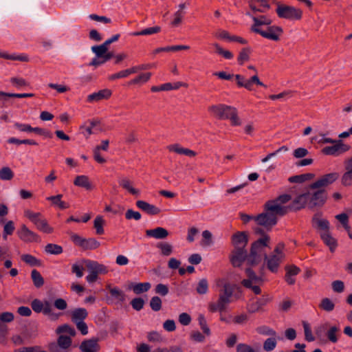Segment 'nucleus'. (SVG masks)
<instances>
[{
	"label": "nucleus",
	"instance_id": "obj_55",
	"mask_svg": "<svg viewBox=\"0 0 352 352\" xmlns=\"http://www.w3.org/2000/svg\"><path fill=\"white\" fill-rule=\"evenodd\" d=\"M196 290L199 294H205L208 290V283L206 278L201 279L197 286Z\"/></svg>",
	"mask_w": 352,
	"mask_h": 352
},
{
	"label": "nucleus",
	"instance_id": "obj_18",
	"mask_svg": "<svg viewBox=\"0 0 352 352\" xmlns=\"http://www.w3.org/2000/svg\"><path fill=\"white\" fill-rule=\"evenodd\" d=\"M166 149L170 153L186 155L190 157H194L197 155V153L195 151L188 148H184L181 144L177 143L169 144L167 146Z\"/></svg>",
	"mask_w": 352,
	"mask_h": 352
},
{
	"label": "nucleus",
	"instance_id": "obj_21",
	"mask_svg": "<svg viewBox=\"0 0 352 352\" xmlns=\"http://www.w3.org/2000/svg\"><path fill=\"white\" fill-rule=\"evenodd\" d=\"M345 172L341 178L342 184L344 186L352 185V158H349L344 162Z\"/></svg>",
	"mask_w": 352,
	"mask_h": 352
},
{
	"label": "nucleus",
	"instance_id": "obj_58",
	"mask_svg": "<svg viewBox=\"0 0 352 352\" xmlns=\"http://www.w3.org/2000/svg\"><path fill=\"white\" fill-rule=\"evenodd\" d=\"M336 219L340 222L344 229L348 232L350 231V226H349V217L345 213L337 214Z\"/></svg>",
	"mask_w": 352,
	"mask_h": 352
},
{
	"label": "nucleus",
	"instance_id": "obj_19",
	"mask_svg": "<svg viewBox=\"0 0 352 352\" xmlns=\"http://www.w3.org/2000/svg\"><path fill=\"white\" fill-rule=\"evenodd\" d=\"M248 5L252 10L261 13L267 12L271 8L269 0H250Z\"/></svg>",
	"mask_w": 352,
	"mask_h": 352
},
{
	"label": "nucleus",
	"instance_id": "obj_57",
	"mask_svg": "<svg viewBox=\"0 0 352 352\" xmlns=\"http://www.w3.org/2000/svg\"><path fill=\"white\" fill-rule=\"evenodd\" d=\"M72 344V340L69 337L65 336H60L58 339V346L63 349H68Z\"/></svg>",
	"mask_w": 352,
	"mask_h": 352
},
{
	"label": "nucleus",
	"instance_id": "obj_23",
	"mask_svg": "<svg viewBox=\"0 0 352 352\" xmlns=\"http://www.w3.org/2000/svg\"><path fill=\"white\" fill-rule=\"evenodd\" d=\"M248 241V235L245 232H237L232 236V243L234 248L245 249Z\"/></svg>",
	"mask_w": 352,
	"mask_h": 352
},
{
	"label": "nucleus",
	"instance_id": "obj_24",
	"mask_svg": "<svg viewBox=\"0 0 352 352\" xmlns=\"http://www.w3.org/2000/svg\"><path fill=\"white\" fill-rule=\"evenodd\" d=\"M313 226L319 231V234L329 232V222L322 219L318 214H316L312 219Z\"/></svg>",
	"mask_w": 352,
	"mask_h": 352
},
{
	"label": "nucleus",
	"instance_id": "obj_7",
	"mask_svg": "<svg viewBox=\"0 0 352 352\" xmlns=\"http://www.w3.org/2000/svg\"><path fill=\"white\" fill-rule=\"evenodd\" d=\"M276 12L279 18L288 20L299 21L302 17V11L300 8L285 4H278Z\"/></svg>",
	"mask_w": 352,
	"mask_h": 352
},
{
	"label": "nucleus",
	"instance_id": "obj_34",
	"mask_svg": "<svg viewBox=\"0 0 352 352\" xmlns=\"http://www.w3.org/2000/svg\"><path fill=\"white\" fill-rule=\"evenodd\" d=\"M119 185L124 189L126 190L130 194L133 195H138L140 194L139 190L135 188L132 186L131 181L126 178H122L119 180Z\"/></svg>",
	"mask_w": 352,
	"mask_h": 352
},
{
	"label": "nucleus",
	"instance_id": "obj_48",
	"mask_svg": "<svg viewBox=\"0 0 352 352\" xmlns=\"http://www.w3.org/2000/svg\"><path fill=\"white\" fill-rule=\"evenodd\" d=\"M100 243L94 238L85 239L82 249L84 250H96L99 248Z\"/></svg>",
	"mask_w": 352,
	"mask_h": 352
},
{
	"label": "nucleus",
	"instance_id": "obj_35",
	"mask_svg": "<svg viewBox=\"0 0 352 352\" xmlns=\"http://www.w3.org/2000/svg\"><path fill=\"white\" fill-rule=\"evenodd\" d=\"M161 32V28L160 26H153L145 28L139 32H133L131 33V36H146L157 34Z\"/></svg>",
	"mask_w": 352,
	"mask_h": 352
},
{
	"label": "nucleus",
	"instance_id": "obj_1",
	"mask_svg": "<svg viewBox=\"0 0 352 352\" xmlns=\"http://www.w3.org/2000/svg\"><path fill=\"white\" fill-rule=\"evenodd\" d=\"M270 242V238L265 234L252 245L250 255L243 248H234L230 255V260L234 267H240L243 263L249 266H253L258 263L261 260V255L265 247Z\"/></svg>",
	"mask_w": 352,
	"mask_h": 352
},
{
	"label": "nucleus",
	"instance_id": "obj_9",
	"mask_svg": "<svg viewBox=\"0 0 352 352\" xmlns=\"http://www.w3.org/2000/svg\"><path fill=\"white\" fill-rule=\"evenodd\" d=\"M234 77L239 87H243L248 91L254 90V85L266 87V85L260 80L258 76L256 74H254L249 79H246L241 74L234 75Z\"/></svg>",
	"mask_w": 352,
	"mask_h": 352
},
{
	"label": "nucleus",
	"instance_id": "obj_14",
	"mask_svg": "<svg viewBox=\"0 0 352 352\" xmlns=\"http://www.w3.org/2000/svg\"><path fill=\"white\" fill-rule=\"evenodd\" d=\"M339 177L338 173L326 174L310 185V188L316 189L327 186L334 182Z\"/></svg>",
	"mask_w": 352,
	"mask_h": 352
},
{
	"label": "nucleus",
	"instance_id": "obj_63",
	"mask_svg": "<svg viewBox=\"0 0 352 352\" xmlns=\"http://www.w3.org/2000/svg\"><path fill=\"white\" fill-rule=\"evenodd\" d=\"M10 82L12 83V85L16 87V88H20V87H25L27 86L28 84L27 82V81L23 78H21V77H13V78H10Z\"/></svg>",
	"mask_w": 352,
	"mask_h": 352
},
{
	"label": "nucleus",
	"instance_id": "obj_49",
	"mask_svg": "<svg viewBox=\"0 0 352 352\" xmlns=\"http://www.w3.org/2000/svg\"><path fill=\"white\" fill-rule=\"evenodd\" d=\"M108 47L107 45H105V43L104 42L100 45H95L91 47V50L96 56L98 58H102L104 54L108 51Z\"/></svg>",
	"mask_w": 352,
	"mask_h": 352
},
{
	"label": "nucleus",
	"instance_id": "obj_40",
	"mask_svg": "<svg viewBox=\"0 0 352 352\" xmlns=\"http://www.w3.org/2000/svg\"><path fill=\"white\" fill-rule=\"evenodd\" d=\"M105 224V221L103 217L100 215H98L94 221V228L96 229V233L98 235H102L104 234V226Z\"/></svg>",
	"mask_w": 352,
	"mask_h": 352
},
{
	"label": "nucleus",
	"instance_id": "obj_44",
	"mask_svg": "<svg viewBox=\"0 0 352 352\" xmlns=\"http://www.w3.org/2000/svg\"><path fill=\"white\" fill-rule=\"evenodd\" d=\"M212 46L215 49V52L217 54L221 56L222 57H223L224 58H226L227 60H231L233 58V57H234L233 54L231 52H230L229 50H224L223 47H221L220 46L219 44L214 43V44H212Z\"/></svg>",
	"mask_w": 352,
	"mask_h": 352
},
{
	"label": "nucleus",
	"instance_id": "obj_33",
	"mask_svg": "<svg viewBox=\"0 0 352 352\" xmlns=\"http://www.w3.org/2000/svg\"><path fill=\"white\" fill-rule=\"evenodd\" d=\"M88 313L85 308H78L73 310L71 313L72 320L73 322L78 323L83 321L87 317Z\"/></svg>",
	"mask_w": 352,
	"mask_h": 352
},
{
	"label": "nucleus",
	"instance_id": "obj_47",
	"mask_svg": "<svg viewBox=\"0 0 352 352\" xmlns=\"http://www.w3.org/2000/svg\"><path fill=\"white\" fill-rule=\"evenodd\" d=\"M157 248L160 250L161 254L163 256H170L173 252L172 245L166 242L158 243Z\"/></svg>",
	"mask_w": 352,
	"mask_h": 352
},
{
	"label": "nucleus",
	"instance_id": "obj_27",
	"mask_svg": "<svg viewBox=\"0 0 352 352\" xmlns=\"http://www.w3.org/2000/svg\"><path fill=\"white\" fill-rule=\"evenodd\" d=\"M145 233L147 236L156 239H164L168 236V230L162 227H157L155 229L146 230Z\"/></svg>",
	"mask_w": 352,
	"mask_h": 352
},
{
	"label": "nucleus",
	"instance_id": "obj_53",
	"mask_svg": "<svg viewBox=\"0 0 352 352\" xmlns=\"http://www.w3.org/2000/svg\"><path fill=\"white\" fill-rule=\"evenodd\" d=\"M320 308L326 311H331L335 307L333 302L328 298H323L319 305Z\"/></svg>",
	"mask_w": 352,
	"mask_h": 352
},
{
	"label": "nucleus",
	"instance_id": "obj_8",
	"mask_svg": "<svg viewBox=\"0 0 352 352\" xmlns=\"http://www.w3.org/2000/svg\"><path fill=\"white\" fill-rule=\"evenodd\" d=\"M248 278L242 280L241 284L246 288H250L256 295L261 293L260 285L263 283L261 277L258 276L250 268L245 270Z\"/></svg>",
	"mask_w": 352,
	"mask_h": 352
},
{
	"label": "nucleus",
	"instance_id": "obj_59",
	"mask_svg": "<svg viewBox=\"0 0 352 352\" xmlns=\"http://www.w3.org/2000/svg\"><path fill=\"white\" fill-rule=\"evenodd\" d=\"M15 230L12 221H8L3 227V238L6 239L8 235H12Z\"/></svg>",
	"mask_w": 352,
	"mask_h": 352
},
{
	"label": "nucleus",
	"instance_id": "obj_22",
	"mask_svg": "<svg viewBox=\"0 0 352 352\" xmlns=\"http://www.w3.org/2000/svg\"><path fill=\"white\" fill-rule=\"evenodd\" d=\"M74 184L76 186L83 188L86 190H92L95 188L89 177L85 175H77L74 180Z\"/></svg>",
	"mask_w": 352,
	"mask_h": 352
},
{
	"label": "nucleus",
	"instance_id": "obj_6",
	"mask_svg": "<svg viewBox=\"0 0 352 352\" xmlns=\"http://www.w3.org/2000/svg\"><path fill=\"white\" fill-rule=\"evenodd\" d=\"M285 244L279 243L275 247L274 251L268 256H265L267 269L272 273H276L280 264L285 257Z\"/></svg>",
	"mask_w": 352,
	"mask_h": 352
},
{
	"label": "nucleus",
	"instance_id": "obj_60",
	"mask_svg": "<svg viewBox=\"0 0 352 352\" xmlns=\"http://www.w3.org/2000/svg\"><path fill=\"white\" fill-rule=\"evenodd\" d=\"M201 245L204 246H209L212 243V235L208 230H204L202 232Z\"/></svg>",
	"mask_w": 352,
	"mask_h": 352
},
{
	"label": "nucleus",
	"instance_id": "obj_29",
	"mask_svg": "<svg viewBox=\"0 0 352 352\" xmlns=\"http://www.w3.org/2000/svg\"><path fill=\"white\" fill-rule=\"evenodd\" d=\"M24 217L27 218L35 226L43 219L44 217L41 212H34L30 209H25L23 212Z\"/></svg>",
	"mask_w": 352,
	"mask_h": 352
},
{
	"label": "nucleus",
	"instance_id": "obj_37",
	"mask_svg": "<svg viewBox=\"0 0 352 352\" xmlns=\"http://www.w3.org/2000/svg\"><path fill=\"white\" fill-rule=\"evenodd\" d=\"M151 287V285L149 283H140L132 284L129 288L131 289L135 294H140L148 291Z\"/></svg>",
	"mask_w": 352,
	"mask_h": 352
},
{
	"label": "nucleus",
	"instance_id": "obj_56",
	"mask_svg": "<svg viewBox=\"0 0 352 352\" xmlns=\"http://www.w3.org/2000/svg\"><path fill=\"white\" fill-rule=\"evenodd\" d=\"M56 333L58 334L66 333L70 335L71 336H74L76 335L75 329L68 324H63L58 327L56 329Z\"/></svg>",
	"mask_w": 352,
	"mask_h": 352
},
{
	"label": "nucleus",
	"instance_id": "obj_41",
	"mask_svg": "<svg viewBox=\"0 0 352 352\" xmlns=\"http://www.w3.org/2000/svg\"><path fill=\"white\" fill-rule=\"evenodd\" d=\"M36 228L45 234H52L54 232V228L48 223L45 217L36 226Z\"/></svg>",
	"mask_w": 352,
	"mask_h": 352
},
{
	"label": "nucleus",
	"instance_id": "obj_17",
	"mask_svg": "<svg viewBox=\"0 0 352 352\" xmlns=\"http://www.w3.org/2000/svg\"><path fill=\"white\" fill-rule=\"evenodd\" d=\"M309 192L298 195L290 204L291 210H298L305 208L306 206H309Z\"/></svg>",
	"mask_w": 352,
	"mask_h": 352
},
{
	"label": "nucleus",
	"instance_id": "obj_5",
	"mask_svg": "<svg viewBox=\"0 0 352 352\" xmlns=\"http://www.w3.org/2000/svg\"><path fill=\"white\" fill-rule=\"evenodd\" d=\"M290 200L291 196L289 195H280L276 199L265 204V210L270 211L276 217L277 216H283L291 210L290 204L286 205Z\"/></svg>",
	"mask_w": 352,
	"mask_h": 352
},
{
	"label": "nucleus",
	"instance_id": "obj_38",
	"mask_svg": "<svg viewBox=\"0 0 352 352\" xmlns=\"http://www.w3.org/2000/svg\"><path fill=\"white\" fill-rule=\"evenodd\" d=\"M62 195H58L56 196H51L47 197V199L51 201L52 204L57 206L60 209H67L69 207L68 203L62 201Z\"/></svg>",
	"mask_w": 352,
	"mask_h": 352
},
{
	"label": "nucleus",
	"instance_id": "obj_2",
	"mask_svg": "<svg viewBox=\"0 0 352 352\" xmlns=\"http://www.w3.org/2000/svg\"><path fill=\"white\" fill-rule=\"evenodd\" d=\"M253 23L250 30L262 37L273 41H278L283 33V28L278 25H272V20L266 15L252 16Z\"/></svg>",
	"mask_w": 352,
	"mask_h": 352
},
{
	"label": "nucleus",
	"instance_id": "obj_62",
	"mask_svg": "<svg viewBox=\"0 0 352 352\" xmlns=\"http://www.w3.org/2000/svg\"><path fill=\"white\" fill-rule=\"evenodd\" d=\"M80 133L83 135V136L88 139L90 135L93 133V129L87 122L84 123L79 127Z\"/></svg>",
	"mask_w": 352,
	"mask_h": 352
},
{
	"label": "nucleus",
	"instance_id": "obj_3",
	"mask_svg": "<svg viewBox=\"0 0 352 352\" xmlns=\"http://www.w3.org/2000/svg\"><path fill=\"white\" fill-rule=\"evenodd\" d=\"M208 112L217 119L229 120L233 126H241L242 124L237 109L232 106L224 104L212 105L208 107Z\"/></svg>",
	"mask_w": 352,
	"mask_h": 352
},
{
	"label": "nucleus",
	"instance_id": "obj_36",
	"mask_svg": "<svg viewBox=\"0 0 352 352\" xmlns=\"http://www.w3.org/2000/svg\"><path fill=\"white\" fill-rule=\"evenodd\" d=\"M252 53V50L250 47H244L243 48L237 57V63L240 65H243L245 63H247L250 60V54Z\"/></svg>",
	"mask_w": 352,
	"mask_h": 352
},
{
	"label": "nucleus",
	"instance_id": "obj_20",
	"mask_svg": "<svg viewBox=\"0 0 352 352\" xmlns=\"http://www.w3.org/2000/svg\"><path fill=\"white\" fill-rule=\"evenodd\" d=\"M326 199L327 195L324 190H319L314 193L310 192L309 207L321 206L324 204Z\"/></svg>",
	"mask_w": 352,
	"mask_h": 352
},
{
	"label": "nucleus",
	"instance_id": "obj_30",
	"mask_svg": "<svg viewBox=\"0 0 352 352\" xmlns=\"http://www.w3.org/2000/svg\"><path fill=\"white\" fill-rule=\"evenodd\" d=\"M82 352H96L99 346L96 340H88L82 342L80 346Z\"/></svg>",
	"mask_w": 352,
	"mask_h": 352
},
{
	"label": "nucleus",
	"instance_id": "obj_42",
	"mask_svg": "<svg viewBox=\"0 0 352 352\" xmlns=\"http://www.w3.org/2000/svg\"><path fill=\"white\" fill-rule=\"evenodd\" d=\"M151 77V73H150V72L142 73V74L138 75V76H136L135 78H134L133 79H132L131 80H130L129 84V85H142V84H144V83H146V82H148L150 80Z\"/></svg>",
	"mask_w": 352,
	"mask_h": 352
},
{
	"label": "nucleus",
	"instance_id": "obj_52",
	"mask_svg": "<svg viewBox=\"0 0 352 352\" xmlns=\"http://www.w3.org/2000/svg\"><path fill=\"white\" fill-rule=\"evenodd\" d=\"M14 175V172L9 167H3L0 169V179L1 180H11Z\"/></svg>",
	"mask_w": 352,
	"mask_h": 352
},
{
	"label": "nucleus",
	"instance_id": "obj_46",
	"mask_svg": "<svg viewBox=\"0 0 352 352\" xmlns=\"http://www.w3.org/2000/svg\"><path fill=\"white\" fill-rule=\"evenodd\" d=\"M31 277L35 287L39 288L43 285L44 280L38 271L33 270L31 273Z\"/></svg>",
	"mask_w": 352,
	"mask_h": 352
},
{
	"label": "nucleus",
	"instance_id": "obj_10",
	"mask_svg": "<svg viewBox=\"0 0 352 352\" xmlns=\"http://www.w3.org/2000/svg\"><path fill=\"white\" fill-rule=\"evenodd\" d=\"M272 298L268 294H264L259 298H252L248 303L246 309L249 314H255L263 311V308L270 301Z\"/></svg>",
	"mask_w": 352,
	"mask_h": 352
},
{
	"label": "nucleus",
	"instance_id": "obj_16",
	"mask_svg": "<svg viewBox=\"0 0 352 352\" xmlns=\"http://www.w3.org/2000/svg\"><path fill=\"white\" fill-rule=\"evenodd\" d=\"M83 263L85 265L89 272H92L96 274H106L108 273V267L98 261L89 259L83 260Z\"/></svg>",
	"mask_w": 352,
	"mask_h": 352
},
{
	"label": "nucleus",
	"instance_id": "obj_31",
	"mask_svg": "<svg viewBox=\"0 0 352 352\" xmlns=\"http://www.w3.org/2000/svg\"><path fill=\"white\" fill-rule=\"evenodd\" d=\"M340 336V329L337 326L330 327L326 332V336L329 341L334 344L338 341Z\"/></svg>",
	"mask_w": 352,
	"mask_h": 352
},
{
	"label": "nucleus",
	"instance_id": "obj_26",
	"mask_svg": "<svg viewBox=\"0 0 352 352\" xmlns=\"http://www.w3.org/2000/svg\"><path fill=\"white\" fill-rule=\"evenodd\" d=\"M0 57L6 60L20 61V62H28L29 57L26 54H9L5 51H0Z\"/></svg>",
	"mask_w": 352,
	"mask_h": 352
},
{
	"label": "nucleus",
	"instance_id": "obj_39",
	"mask_svg": "<svg viewBox=\"0 0 352 352\" xmlns=\"http://www.w3.org/2000/svg\"><path fill=\"white\" fill-rule=\"evenodd\" d=\"M257 333L261 336L276 337L277 333L275 330L267 325H261L256 328Z\"/></svg>",
	"mask_w": 352,
	"mask_h": 352
},
{
	"label": "nucleus",
	"instance_id": "obj_4",
	"mask_svg": "<svg viewBox=\"0 0 352 352\" xmlns=\"http://www.w3.org/2000/svg\"><path fill=\"white\" fill-rule=\"evenodd\" d=\"M217 286H223L220 291L219 298L216 302H210L208 305L210 312H223L226 310L227 305L231 302V298L233 294V287L223 280H219L217 282Z\"/></svg>",
	"mask_w": 352,
	"mask_h": 352
},
{
	"label": "nucleus",
	"instance_id": "obj_64",
	"mask_svg": "<svg viewBox=\"0 0 352 352\" xmlns=\"http://www.w3.org/2000/svg\"><path fill=\"white\" fill-rule=\"evenodd\" d=\"M236 352H256L250 345L245 343H239L236 347Z\"/></svg>",
	"mask_w": 352,
	"mask_h": 352
},
{
	"label": "nucleus",
	"instance_id": "obj_25",
	"mask_svg": "<svg viewBox=\"0 0 352 352\" xmlns=\"http://www.w3.org/2000/svg\"><path fill=\"white\" fill-rule=\"evenodd\" d=\"M136 206L138 208L150 215H156L160 214L161 212V210L158 207L145 201H137Z\"/></svg>",
	"mask_w": 352,
	"mask_h": 352
},
{
	"label": "nucleus",
	"instance_id": "obj_32",
	"mask_svg": "<svg viewBox=\"0 0 352 352\" xmlns=\"http://www.w3.org/2000/svg\"><path fill=\"white\" fill-rule=\"evenodd\" d=\"M189 49H190V46L185 45L166 46V47H164L156 48L153 51V54H157L160 52H177V51H180V50H188Z\"/></svg>",
	"mask_w": 352,
	"mask_h": 352
},
{
	"label": "nucleus",
	"instance_id": "obj_11",
	"mask_svg": "<svg viewBox=\"0 0 352 352\" xmlns=\"http://www.w3.org/2000/svg\"><path fill=\"white\" fill-rule=\"evenodd\" d=\"M332 144L324 147L322 149V153L327 155L338 156L350 149V146L344 144L342 140H336Z\"/></svg>",
	"mask_w": 352,
	"mask_h": 352
},
{
	"label": "nucleus",
	"instance_id": "obj_50",
	"mask_svg": "<svg viewBox=\"0 0 352 352\" xmlns=\"http://www.w3.org/2000/svg\"><path fill=\"white\" fill-rule=\"evenodd\" d=\"M21 260L30 266H39L41 265L40 261L31 254H23Z\"/></svg>",
	"mask_w": 352,
	"mask_h": 352
},
{
	"label": "nucleus",
	"instance_id": "obj_43",
	"mask_svg": "<svg viewBox=\"0 0 352 352\" xmlns=\"http://www.w3.org/2000/svg\"><path fill=\"white\" fill-rule=\"evenodd\" d=\"M34 96V94L32 93H24V94H11L6 93L0 91V100H4L6 98H32Z\"/></svg>",
	"mask_w": 352,
	"mask_h": 352
},
{
	"label": "nucleus",
	"instance_id": "obj_12",
	"mask_svg": "<svg viewBox=\"0 0 352 352\" xmlns=\"http://www.w3.org/2000/svg\"><path fill=\"white\" fill-rule=\"evenodd\" d=\"M19 238L25 243H39L41 238L38 234L23 224L17 231Z\"/></svg>",
	"mask_w": 352,
	"mask_h": 352
},
{
	"label": "nucleus",
	"instance_id": "obj_51",
	"mask_svg": "<svg viewBox=\"0 0 352 352\" xmlns=\"http://www.w3.org/2000/svg\"><path fill=\"white\" fill-rule=\"evenodd\" d=\"M277 344L276 337H270L265 340L263 342V349L265 351H273Z\"/></svg>",
	"mask_w": 352,
	"mask_h": 352
},
{
	"label": "nucleus",
	"instance_id": "obj_28",
	"mask_svg": "<svg viewBox=\"0 0 352 352\" xmlns=\"http://www.w3.org/2000/svg\"><path fill=\"white\" fill-rule=\"evenodd\" d=\"M320 238L323 243L329 247L331 252H333L336 250L338 246V242L337 240L332 236L330 232L320 233Z\"/></svg>",
	"mask_w": 352,
	"mask_h": 352
},
{
	"label": "nucleus",
	"instance_id": "obj_13",
	"mask_svg": "<svg viewBox=\"0 0 352 352\" xmlns=\"http://www.w3.org/2000/svg\"><path fill=\"white\" fill-rule=\"evenodd\" d=\"M255 221L261 226L270 230L272 226L276 224L277 217L270 211H267L255 217Z\"/></svg>",
	"mask_w": 352,
	"mask_h": 352
},
{
	"label": "nucleus",
	"instance_id": "obj_15",
	"mask_svg": "<svg viewBox=\"0 0 352 352\" xmlns=\"http://www.w3.org/2000/svg\"><path fill=\"white\" fill-rule=\"evenodd\" d=\"M112 96V91L109 89H103L94 92L87 97V102L89 103L98 102L102 100H107Z\"/></svg>",
	"mask_w": 352,
	"mask_h": 352
},
{
	"label": "nucleus",
	"instance_id": "obj_61",
	"mask_svg": "<svg viewBox=\"0 0 352 352\" xmlns=\"http://www.w3.org/2000/svg\"><path fill=\"white\" fill-rule=\"evenodd\" d=\"M248 320H249L248 315L245 313H241L240 314L235 316L233 318L232 321L234 324H244L248 321Z\"/></svg>",
	"mask_w": 352,
	"mask_h": 352
},
{
	"label": "nucleus",
	"instance_id": "obj_45",
	"mask_svg": "<svg viewBox=\"0 0 352 352\" xmlns=\"http://www.w3.org/2000/svg\"><path fill=\"white\" fill-rule=\"evenodd\" d=\"M107 288L109 289V292L111 296L115 298L118 301L122 302L125 299V294L124 292L120 289L119 288L114 287H111L110 285L107 286Z\"/></svg>",
	"mask_w": 352,
	"mask_h": 352
},
{
	"label": "nucleus",
	"instance_id": "obj_54",
	"mask_svg": "<svg viewBox=\"0 0 352 352\" xmlns=\"http://www.w3.org/2000/svg\"><path fill=\"white\" fill-rule=\"evenodd\" d=\"M45 250L46 252L51 254H60L63 252V248L61 246L52 243L47 244L45 246Z\"/></svg>",
	"mask_w": 352,
	"mask_h": 352
}]
</instances>
